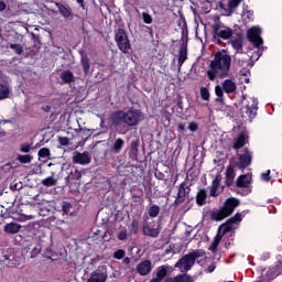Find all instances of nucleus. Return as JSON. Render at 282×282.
<instances>
[{
  "instance_id": "8fccbe9b",
  "label": "nucleus",
  "mask_w": 282,
  "mask_h": 282,
  "mask_svg": "<svg viewBox=\"0 0 282 282\" xmlns=\"http://www.w3.org/2000/svg\"><path fill=\"white\" fill-rule=\"evenodd\" d=\"M184 202H186V196H180L176 194V198L172 206H174V208H177L181 204H184Z\"/></svg>"
},
{
  "instance_id": "58836bf2",
  "label": "nucleus",
  "mask_w": 282,
  "mask_h": 282,
  "mask_svg": "<svg viewBox=\"0 0 282 282\" xmlns=\"http://www.w3.org/2000/svg\"><path fill=\"white\" fill-rule=\"evenodd\" d=\"M105 235L106 231L98 228H93L90 239H94V236L97 237V239H105Z\"/></svg>"
},
{
  "instance_id": "4c0bfd02",
  "label": "nucleus",
  "mask_w": 282,
  "mask_h": 282,
  "mask_svg": "<svg viewBox=\"0 0 282 282\" xmlns=\"http://www.w3.org/2000/svg\"><path fill=\"white\" fill-rule=\"evenodd\" d=\"M13 259H14V254H12V249L2 252L3 263H6V261H8V263H12Z\"/></svg>"
},
{
  "instance_id": "de8ad7c7",
  "label": "nucleus",
  "mask_w": 282,
  "mask_h": 282,
  "mask_svg": "<svg viewBox=\"0 0 282 282\" xmlns=\"http://www.w3.org/2000/svg\"><path fill=\"white\" fill-rule=\"evenodd\" d=\"M191 253H192V257H194L195 261H197V259L206 256V251H204L203 249L193 250V251H191Z\"/></svg>"
},
{
  "instance_id": "79ce46f5",
  "label": "nucleus",
  "mask_w": 282,
  "mask_h": 282,
  "mask_svg": "<svg viewBox=\"0 0 282 282\" xmlns=\"http://www.w3.org/2000/svg\"><path fill=\"white\" fill-rule=\"evenodd\" d=\"M148 213H149V216L152 218L158 217V215H160V206L158 205L150 206Z\"/></svg>"
},
{
  "instance_id": "6e6552de",
  "label": "nucleus",
  "mask_w": 282,
  "mask_h": 282,
  "mask_svg": "<svg viewBox=\"0 0 282 282\" xmlns=\"http://www.w3.org/2000/svg\"><path fill=\"white\" fill-rule=\"evenodd\" d=\"M247 39L249 43L253 45V47H261L263 45V39L261 37V29L252 26L247 32Z\"/></svg>"
},
{
  "instance_id": "5fc2aeb1",
  "label": "nucleus",
  "mask_w": 282,
  "mask_h": 282,
  "mask_svg": "<svg viewBox=\"0 0 282 282\" xmlns=\"http://www.w3.org/2000/svg\"><path fill=\"white\" fill-rule=\"evenodd\" d=\"M142 20H143V23H145L147 25H151V23H153V17H151V14L147 12L142 13Z\"/></svg>"
},
{
  "instance_id": "c9c22d12",
  "label": "nucleus",
  "mask_w": 282,
  "mask_h": 282,
  "mask_svg": "<svg viewBox=\"0 0 282 282\" xmlns=\"http://www.w3.org/2000/svg\"><path fill=\"white\" fill-rule=\"evenodd\" d=\"M58 181H56L53 176H48L44 180H42L41 184L42 186H46L47 188L52 187V186H56Z\"/></svg>"
},
{
  "instance_id": "49530a36",
  "label": "nucleus",
  "mask_w": 282,
  "mask_h": 282,
  "mask_svg": "<svg viewBox=\"0 0 282 282\" xmlns=\"http://www.w3.org/2000/svg\"><path fill=\"white\" fill-rule=\"evenodd\" d=\"M8 47H10V50H14L15 54H19V56H21V54H23V46L21 44L9 43Z\"/></svg>"
},
{
  "instance_id": "393cba45",
  "label": "nucleus",
  "mask_w": 282,
  "mask_h": 282,
  "mask_svg": "<svg viewBox=\"0 0 282 282\" xmlns=\"http://www.w3.org/2000/svg\"><path fill=\"white\" fill-rule=\"evenodd\" d=\"M207 197L208 193L206 192V188L199 189L196 194L197 206H205Z\"/></svg>"
},
{
  "instance_id": "680f3d73",
  "label": "nucleus",
  "mask_w": 282,
  "mask_h": 282,
  "mask_svg": "<svg viewBox=\"0 0 282 282\" xmlns=\"http://www.w3.org/2000/svg\"><path fill=\"white\" fill-rule=\"evenodd\" d=\"M219 184H221V174L216 175L212 183V186L215 188H219Z\"/></svg>"
},
{
  "instance_id": "20e7f679",
  "label": "nucleus",
  "mask_w": 282,
  "mask_h": 282,
  "mask_svg": "<svg viewBox=\"0 0 282 282\" xmlns=\"http://www.w3.org/2000/svg\"><path fill=\"white\" fill-rule=\"evenodd\" d=\"M257 111H259V99L251 97L248 105L240 109L243 122H252L257 118Z\"/></svg>"
},
{
  "instance_id": "ea45409f",
  "label": "nucleus",
  "mask_w": 282,
  "mask_h": 282,
  "mask_svg": "<svg viewBox=\"0 0 282 282\" xmlns=\"http://www.w3.org/2000/svg\"><path fill=\"white\" fill-rule=\"evenodd\" d=\"M43 251H42V256L45 257V259H52L54 257V251L52 250V247L50 246H45L43 243Z\"/></svg>"
},
{
  "instance_id": "b1692460",
  "label": "nucleus",
  "mask_w": 282,
  "mask_h": 282,
  "mask_svg": "<svg viewBox=\"0 0 282 282\" xmlns=\"http://www.w3.org/2000/svg\"><path fill=\"white\" fill-rule=\"evenodd\" d=\"M243 147H246V134L240 133L237 138L234 139L232 149H235V151H239V149H243Z\"/></svg>"
},
{
  "instance_id": "7ed1b4c3",
  "label": "nucleus",
  "mask_w": 282,
  "mask_h": 282,
  "mask_svg": "<svg viewBox=\"0 0 282 282\" xmlns=\"http://www.w3.org/2000/svg\"><path fill=\"white\" fill-rule=\"evenodd\" d=\"M241 206V200L239 198L229 197L224 202L223 207L219 208L217 212H212L210 219L212 221H224L226 217H230L235 209Z\"/></svg>"
},
{
  "instance_id": "052dcab7",
  "label": "nucleus",
  "mask_w": 282,
  "mask_h": 282,
  "mask_svg": "<svg viewBox=\"0 0 282 282\" xmlns=\"http://www.w3.org/2000/svg\"><path fill=\"white\" fill-rule=\"evenodd\" d=\"M21 153H30L32 151V147L29 143H23L20 145Z\"/></svg>"
},
{
  "instance_id": "473e14b6",
  "label": "nucleus",
  "mask_w": 282,
  "mask_h": 282,
  "mask_svg": "<svg viewBox=\"0 0 282 282\" xmlns=\"http://www.w3.org/2000/svg\"><path fill=\"white\" fill-rule=\"evenodd\" d=\"M79 138H82V140H89V138H91V133H94V130L91 129H87V128H79L76 130Z\"/></svg>"
},
{
  "instance_id": "864d4df0",
  "label": "nucleus",
  "mask_w": 282,
  "mask_h": 282,
  "mask_svg": "<svg viewBox=\"0 0 282 282\" xmlns=\"http://www.w3.org/2000/svg\"><path fill=\"white\" fill-rule=\"evenodd\" d=\"M129 236V234L127 232V229H122L117 234V239L119 241H127V237Z\"/></svg>"
},
{
  "instance_id": "f3484780",
  "label": "nucleus",
  "mask_w": 282,
  "mask_h": 282,
  "mask_svg": "<svg viewBox=\"0 0 282 282\" xmlns=\"http://www.w3.org/2000/svg\"><path fill=\"white\" fill-rule=\"evenodd\" d=\"M74 164H82V166H85L87 164L91 163V158L89 156V152H76L73 156Z\"/></svg>"
},
{
  "instance_id": "69168bd1",
  "label": "nucleus",
  "mask_w": 282,
  "mask_h": 282,
  "mask_svg": "<svg viewBox=\"0 0 282 282\" xmlns=\"http://www.w3.org/2000/svg\"><path fill=\"white\" fill-rule=\"evenodd\" d=\"M188 129L192 131V133H195V131H197V129H199V126L197 124V122L192 121L188 124Z\"/></svg>"
},
{
  "instance_id": "2f4dec72",
  "label": "nucleus",
  "mask_w": 282,
  "mask_h": 282,
  "mask_svg": "<svg viewBox=\"0 0 282 282\" xmlns=\"http://www.w3.org/2000/svg\"><path fill=\"white\" fill-rule=\"evenodd\" d=\"M56 8H58V12L64 17V19H69V17H72V10H69L65 4L57 2Z\"/></svg>"
},
{
  "instance_id": "0eeeda50",
  "label": "nucleus",
  "mask_w": 282,
  "mask_h": 282,
  "mask_svg": "<svg viewBox=\"0 0 282 282\" xmlns=\"http://www.w3.org/2000/svg\"><path fill=\"white\" fill-rule=\"evenodd\" d=\"M126 127H138L142 120V112L138 109L123 110Z\"/></svg>"
},
{
  "instance_id": "aec40b11",
  "label": "nucleus",
  "mask_w": 282,
  "mask_h": 282,
  "mask_svg": "<svg viewBox=\"0 0 282 282\" xmlns=\"http://www.w3.org/2000/svg\"><path fill=\"white\" fill-rule=\"evenodd\" d=\"M221 85L225 94H235L237 91V84L232 79H225Z\"/></svg>"
},
{
  "instance_id": "338daca9",
  "label": "nucleus",
  "mask_w": 282,
  "mask_h": 282,
  "mask_svg": "<svg viewBox=\"0 0 282 282\" xmlns=\"http://www.w3.org/2000/svg\"><path fill=\"white\" fill-rule=\"evenodd\" d=\"M10 188L12 191H21L22 186L19 183H11Z\"/></svg>"
},
{
  "instance_id": "39448f33",
  "label": "nucleus",
  "mask_w": 282,
  "mask_h": 282,
  "mask_svg": "<svg viewBox=\"0 0 282 282\" xmlns=\"http://www.w3.org/2000/svg\"><path fill=\"white\" fill-rule=\"evenodd\" d=\"M111 127L116 129L119 133L124 135L129 128L124 124V110H116L110 115Z\"/></svg>"
},
{
  "instance_id": "13d9d810",
  "label": "nucleus",
  "mask_w": 282,
  "mask_h": 282,
  "mask_svg": "<svg viewBox=\"0 0 282 282\" xmlns=\"http://www.w3.org/2000/svg\"><path fill=\"white\" fill-rule=\"evenodd\" d=\"M239 3H241V0H229L228 2L229 10H235V8H239Z\"/></svg>"
},
{
  "instance_id": "72a5a7b5",
  "label": "nucleus",
  "mask_w": 282,
  "mask_h": 282,
  "mask_svg": "<svg viewBox=\"0 0 282 282\" xmlns=\"http://www.w3.org/2000/svg\"><path fill=\"white\" fill-rule=\"evenodd\" d=\"M232 231V223H229V220L227 219V221L223 225L219 226L218 232L219 235H227V232H231Z\"/></svg>"
},
{
  "instance_id": "423d86ee",
  "label": "nucleus",
  "mask_w": 282,
  "mask_h": 282,
  "mask_svg": "<svg viewBox=\"0 0 282 282\" xmlns=\"http://www.w3.org/2000/svg\"><path fill=\"white\" fill-rule=\"evenodd\" d=\"M115 41L117 43V47H119L123 54H129V50H131V42H129V36L127 35V31H124V29L117 30Z\"/></svg>"
},
{
  "instance_id": "e2e57ef3",
  "label": "nucleus",
  "mask_w": 282,
  "mask_h": 282,
  "mask_svg": "<svg viewBox=\"0 0 282 282\" xmlns=\"http://www.w3.org/2000/svg\"><path fill=\"white\" fill-rule=\"evenodd\" d=\"M58 142H59L61 147H68L69 145V138L58 137Z\"/></svg>"
},
{
  "instance_id": "9d476101",
  "label": "nucleus",
  "mask_w": 282,
  "mask_h": 282,
  "mask_svg": "<svg viewBox=\"0 0 282 282\" xmlns=\"http://www.w3.org/2000/svg\"><path fill=\"white\" fill-rule=\"evenodd\" d=\"M107 279H109L107 267L100 265L90 273V279H88L87 282H107Z\"/></svg>"
},
{
  "instance_id": "a211bd4d",
  "label": "nucleus",
  "mask_w": 282,
  "mask_h": 282,
  "mask_svg": "<svg viewBox=\"0 0 282 282\" xmlns=\"http://www.w3.org/2000/svg\"><path fill=\"white\" fill-rule=\"evenodd\" d=\"M188 59V43H184L182 39L181 47L178 50V66L182 67Z\"/></svg>"
},
{
  "instance_id": "774afa93",
  "label": "nucleus",
  "mask_w": 282,
  "mask_h": 282,
  "mask_svg": "<svg viewBox=\"0 0 282 282\" xmlns=\"http://www.w3.org/2000/svg\"><path fill=\"white\" fill-rule=\"evenodd\" d=\"M219 189V187H213L210 188L209 195L210 197H217V191Z\"/></svg>"
},
{
  "instance_id": "f257e3e1",
  "label": "nucleus",
  "mask_w": 282,
  "mask_h": 282,
  "mask_svg": "<svg viewBox=\"0 0 282 282\" xmlns=\"http://www.w3.org/2000/svg\"><path fill=\"white\" fill-rule=\"evenodd\" d=\"M230 65H232V57L226 50L216 52L214 58L210 61L207 77L210 80L228 78L230 76Z\"/></svg>"
},
{
  "instance_id": "603ef678",
  "label": "nucleus",
  "mask_w": 282,
  "mask_h": 282,
  "mask_svg": "<svg viewBox=\"0 0 282 282\" xmlns=\"http://www.w3.org/2000/svg\"><path fill=\"white\" fill-rule=\"evenodd\" d=\"M126 256L127 251H124L123 249H119L113 252V259H118V261H120V259H124Z\"/></svg>"
},
{
  "instance_id": "9b49d317",
  "label": "nucleus",
  "mask_w": 282,
  "mask_h": 282,
  "mask_svg": "<svg viewBox=\"0 0 282 282\" xmlns=\"http://www.w3.org/2000/svg\"><path fill=\"white\" fill-rule=\"evenodd\" d=\"M250 164H252V152H250L248 148H245L243 154L239 155L236 166L240 169V171H243V169H248Z\"/></svg>"
},
{
  "instance_id": "ddd939ff",
  "label": "nucleus",
  "mask_w": 282,
  "mask_h": 282,
  "mask_svg": "<svg viewBox=\"0 0 282 282\" xmlns=\"http://www.w3.org/2000/svg\"><path fill=\"white\" fill-rule=\"evenodd\" d=\"M250 184H251L250 178L246 174L238 176V178L236 180L237 188H247L240 193V195L245 197L246 195H250V193H252V189H250Z\"/></svg>"
},
{
  "instance_id": "cd10ccee",
  "label": "nucleus",
  "mask_w": 282,
  "mask_h": 282,
  "mask_svg": "<svg viewBox=\"0 0 282 282\" xmlns=\"http://www.w3.org/2000/svg\"><path fill=\"white\" fill-rule=\"evenodd\" d=\"M59 78L66 85H70V83H74V80H75L74 73H72V70H69V69L63 70L59 75Z\"/></svg>"
},
{
  "instance_id": "bb28decb",
  "label": "nucleus",
  "mask_w": 282,
  "mask_h": 282,
  "mask_svg": "<svg viewBox=\"0 0 282 282\" xmlns=\"http://www.w3.org/2000/svg\"><path fill=\"white\" fill-rule=\"evenodd\" d=\"M43 240H40L34 247L31 245L29 250H31V259L39 257L43 252Z\"/></svg>"
},
{
  "instance_id": "6e6d98bb",
  "label": "nucleus",
  "mask_w": 282,
  "mask_h": 282,
  "mask_svg": "<svg viewBox=\"0 0 282 282\" xmlns=\"http://www.w3.org/2000/svg\"><path fill=\"white\" fill-rule=\"evenodd\" d=\"M229 224H239L242 220L241 213H236L235 216L228 219Z\"/></svg>"
},
{
  "instance_id": "c756f323",
  "label": "nucleus",
  "mask_w": 282,
  "mask_h": 282,
  "mask_svg": "<svg viewBox=\"0 0 282 282\" xmlns=\"http://www.w3.org/2000/svg\"><path fill=\"white\" fill-rule=\"evenodd\" d=\"M6 98H10V85L0 83V100H6Z\"/></svg>"
},
{
  "instance_id": "4d7b16f0",
  "label": "nucleus",
  "mask_w": 282,
  "mask_h": 282,
  "mask_svg": "<svg viewBox=\"0 0 282 282\" xmlns=\"http://www.w3.org/2000/svg\"><path fill=\"white\" fill-rule=\"evenodd\" d=\"M215 94L218 98H224V86L216 85L215 86Z\"/></svg>"
},
{
  "instance_id": "412c9836",
  "label": "nucleus",
  "mask_w": 282,
  "mask_h": 282,
  "mask_svg": "<svg viewBox=\"0 0 282 282\" xmlns=\"http://www.w3.org/2000/svg\"><path fill=\"white\" fill-rule=\"evenodd\" d=\"M281 270H282V262H279V264L270 268L267 271V279H269L270 281L276 279V276H279V274H281Z\"/></svg>"
},
{
  "instance_id": "2eb2a0df",
  "label": "nucleus",
  "mask_w": 282,
  "mask_h": 282,
  "mask_svg": "<svg viewBox=\"0 0 282 282\" xmlns=\"http://www.w3.org/2000/svg\"><path fill=\"white\" fill-rule=\"evenodd\" d=\"M153 271V262L151 260H143L137 265V274L140 276H149Z\"/></svg>"
},
{
  "instance_id": "f8f14e48",
  "label": "nucleus",
  "mask_w": 282,
  "mask_h": 282,
  "mask_svg": "<svg viewBox=\"0 0 282 282\" xmlns=\"http://www.w3.org/2000/svg\"><path fill=\"white\" fill-rule=\"evenodd\" d=\"M161 230L162 229L160 227H155V221L152 224L144 223L142 227V234L144 237H151L152 239H158V237H160Z\"/></svg>"
},
{
  "instance_id": "6ab92c4d",
  "label": "nucleus",
  "mask_w": 282,
  "mask_h": 282,
  "mask_svg": "<svg viewBox=\"0 0 282 282\" xmlns=\"http://www.w3.org/2000/svg\"><path fill=\"white\" fill-rule=\"evenodd\" d=\"M169 274V267L161 265L156 269V278H153L152 282H162L164 279H166V275Z\"/></svg>"
},
{
  "instance_id": "dca6fc26",
  "label": "nucleus",
  "mask_w": 282,
  "mask_h": 282,
  "mask_svg": "<svg viewBox=\"0 0 282 282\" xmlns=\"http://www.w3.org/2000/svg\"><path fill=\"white\" fill-rule=\"evenodd\" d=\"M228 43L236 51V54H243V34L238 33L237 37H231Z\"/></svg>"
},
{
  "instance_id": "a18cd8bd",
  "label": "nucleus",
  "mask_w": 282,
  "mask_h": 282,
  "mask_svg": "<svg viewBox=\"0 0 282 282\" xmlns=\"http://www.w3.org/2000/svg\"><path fill=\"white\" fill-rule=\"evenodd\" d=\"M72 210V203L69 202H63L62 203V212H63V215L67 216V215H70V212Z\"/></svg>"
},
{
  "instance_id": "3c124183",
  "label": "nucleus",
  "mask_w": 282,
  "mask_h": 282,
  "mask_svg": "<svg viewBox=\"0 0 282 282\" xmlns=\"http://www.w3.org/2000/svg\"><path fill=\"white\" fill-rule=\"evenodd\" d=\"M52 153L50 152V149L48 148H42V149H40L39 150V152H37V155H39V158H50V155H51Z\"/></svg>"
},
{
  "instance_id": "09e8293b",
  "label": "nucleus",
  "mask_w": 282,
  "mask_h": 282,
  "mask_svg": "<svg viewBox=\"0 0 282 282\" xmlns=\"http://www.w3.org/2000/svg\"><path fill=\"white\" fill-rule=\"evenodd\" d=\"M80 177H82L80 171H78L77 169L72 170L68 175V180H80Z\"/></svg>"
},
{
  "instance_id": "f704fd0d",
  "label": "nucleus",
  "mask_w": 282,
  "mask_h": 282,
  "mask_svg": "<svg viewBox=\"0 0 282 282\" xmlns=\"http://www.w3.org/2000/svg\"><path fill=\"white\" fill-rule=\"evenodd\" d=\"M18 162H20V164H31L32 160H34V156H32L31 154H19L17 156Z\"/></svg>"
},
{
  "instance_id": "f03ea898",
  "label": "nucleus",
  "mask_w": 282,
  "mask_h": 282,
  "mask_svg": "<svg viewBox=\"0 0 282 282\" xmlns=\"http://www.w3.org/2000/svg\"><path fill=\"white\" fill-rule=\"evenodd\" d=\"M235 36V30L232 28L221 23L219 18L215 19L212 25V39L216 45H224V41H230Z\"/></svg>"
},
{
  "instance_id": "a19ab883",
  "label": "nucleus",
  "mask_w": 282,
  "mask_h": 282,
  "mask_svg": "<svg viewBox=\"0 0 282 282\" xmlns=\"http://www.w3.org/2000/svg\"><path fill=\"white\" fill-rule=\"evenodd\" d=\"M191 193V188H188V192H186V183L183 182L178 186V192L176 195H180L181 197H186Z\"/></svg>"
},
{
  "instance_id": "37998d69",
  "label": "nucleus",
  "mask_w": 282,
  "mask_h": 282,
  "mask_svg": "<svg viewBox=\"0 0 282 282\" xmlns=\"http://www.w3.org/2000/svg\"><path fill=\"white\" fill-rule=\"evenodd\" d=\"M235 165L230 164L226 169V178L227 180H235Z\"/></svg>"
},
{
  "instance_id": "e433bc0d",
  "label": "nucleus",
  "mask_w": 282,
  "mask_h": 282,
  "mask_svg": "<svg viewBox=\"0 0 282 282\" xmlns=\"http://www.w3.org/2000/svg\"><path fill=\"white\" fill-rule=\"evenodd\" d=\"M140 230V221L138 219H133L130 225V235H138Z\"/></svg>"
},
{
  "instance_id": "bf43d9fd",
  "label": "nucleus",
  "mask_w": 282,
  "mask_h": 282,
  "mask_svg": "<svg viewBox=\"0 0 282 282\" xmlns=\"http://www.w3.org/2000/svg\"><path fill=\"white\" fill-rule=\"evenodd\" d=\"M34 202L37 206H45V204H48V202L44 198H41L40 195L34 197Z\"/></svg>"
},
{
  "instance_id": "a878e982",
  "label": "nucleus",
  "mask_w": 282,
  "mask_h": 282,
  "mask_svg": "<svg viewBox=\"0 0 282 282\" xmlns=\"http://www.w3.org/2000/svg\"><path fill=\"white\" fill-rule=\"evenodd\" d=\"M122 149H124V140L122 138L115 139L111 145L112 153H121Z\"/></svg>"
},
{
  "instance_id": "7c9ffc66",
  "label": "nucleus",
  "mask_w": 282,
  "mask_h": 282,
  "mask_svg": "<svg viewBox=\"0 0 282 282\" xmlns=\"http://www.w3.org/2000/svg\"><path fill=\"white\" fill-rule=\"evenodd\" d=\"M221 239H224V235L219 234V231H218V234L215 236L214 241L210 245V247L208 248V250L214 253L217 252V248H219V243H221Z\"/></svg>"
},
{
  "instance_id": "5701e85b",
  "label": "nucleus",
  "mask_w": 282,
  "mask_h": 282,
  "mask_svg": "<svg viewBox=\"0 0 282 282\" xmlns=\"http://www.w3.org/2000/svg\"><path fill=\"white\" fill-rule=\"evenodd\" d=\"M195 280L193 279V276L188 275V274H178L174 278H166L165 282H194Z\"/></svg>"
},
{
  "instance_id": "4be33fe9",
  "label": "nucleus",
  "mask_w": 282,
  "mask_h": 282,
  "mask_svg": "<svg viewBox=\"0 0 282 282\" xmlns=\"http://www.w3.org/2000/svg\"><path fill=\"white\" fill-rule=\"evenodd\" d=\"M80 65L83 67L85 76H87L89 74V69L91 68V63L89 62V56L87 55V53H82Z\"/></svg>"
},
{
  "instance_id": "c03bdc74",
  "label": "nucleus",
  "mask_w": 282,
  "mask_h": 282,
  "mask_svg": "<svg viewBox=\"0 0 282 282\" xmlns=\"http://www.w3.org/2000/svg\"><path fill=\"white\" fill-rule=\"evenodd\" d=\"M200 98L207 102L210 100V91L206 87H200Z\"/></svg>"
},
{
  "instance_id": "4468645a",
  "label": "nucleus",
  "mask_w": 282,
  "mask_h": 282,
  "mask_svg": "<svg viewBox=\"0 0 282 282\" xmlns=\"http://www.w3.org/2000/svg\"><path fill=\"white\" fill-rule=\"evenodd\" d=\"M140 153V138H134L131 140L128 147V156L132 162H138V155Z\"/></svg>"
},
{
  "instance_id": "0e129e2a",
  "label": "nucleus",
  "mask_w": 282,
  "mask_h": 282,
  "mask_svg": "<svg viewBox=\"0 0 282 282\" xmlns=\"http://www.w3.org/2000/svg\"><path fill=\"white\" fill-rule=\"evenodd\" d=\"M261 180L263 182H270L272 180V176H270V170L261 174Z\"/></svg>"
},
{
  "instance_id": "1a4fd4ad",
  "label": "nucleus",
  "mask_w": 282,
  "mask_h": 282,
  "mask_svg": "<svg viewBox=\"0 0 282 282\" xmlns=\"http://www.w3.org/2000/svg\"><path fill=\"white\" fill-rule=\"evenodd\" d=\"M195 258L193 256L192 252L183 256L174 265V268H178L180 270H183L185 272H188V270H191L193 268V265H195Z\"/></svg>"
},
{
  "instance_id": "c85d7f7f",
  "label": "nucleus",
  "mask_w": 282,
  "mask_h": 282,
  "mask_svg": "<svg viewBox=\"0 0 282 282\" xmlns=\"http://www.w3.org/2000/svg\"><path fill=\"white\" fill-rule=\"evenodd\" d=\"M21 230V225L17 223H10L4 226V232L8 235H17Z\"/></svg>"
}]
</instances>
